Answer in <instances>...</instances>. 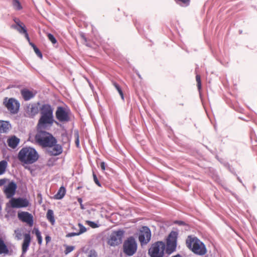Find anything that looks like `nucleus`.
Instances as JSON below:
<instances>
[{"mask_svg":"<svg viewBox=\"0 0 257 257\" xmlns=\"http://www.w3.org/2000/svg\"><path fill=\"white\" fill-rule=\"evenodd\" d=\"M79 235V233L78 232H71L68 233L66 236L67 237H72L74 236Z\"/></svg>","mask_w":257,"mask_h":257,"instance_id":"nucleus-38","label":"nucleus"},{"mask_svg":"<svg viewBox=\"0 0 257 257\" xmlns=\"http://www.w3.org/2000/svg\"><path fill=\"white\" fill-rule=\"evenodd\" d=\"M151 232L149 227L143 226L140 230L139 239L142 245L147 244L151 240Z\"/></svg>","mask_w":257,"mask_h":257,"instance_id":"nucleus-12","label":"nucleus"},{"mask_svg":"<svg viewBox=\"0 0 257 257\" xmlns=\"http://www.w3.org/2000/svg\"><path fill=\"white\" fill-rule=\"evenodd\" d=\"M178 233L176 231H172L169 234L167 240L166 251L171 254L175 250L177 245Z\"/></svg>","mask_w":257,"mask_h":257,"instance_id":"nucleus-9","label":"nucleus"},{"mask_svg":"<svg viewBox=\"0 0 257 257\" xmlns=\"http://www.w3.org/2000/svg\"><path fill=\"white\" fill-rule=\"evenodd\" d=\"M74 249V247L73 246H66V249L65 250V253L67 254L68 253L73 251Z\"/></svg>","mask_w":257,"mask_h":257,"instance_id":"nucleus-36","label":"nucleus"},{"mask_svg":"<svg viewBox=\"0 0 257 257\" xmlns=\"http://www.w3.org/2000/svg\"><path fill=\"white\" fill-rule=\"evenodd\" d=\"M78 225L79 228V231L78 232L79 235L86 231V228L81 223H78Z\"/></svg>","mask_w":257,"mask_h":257,"instance_id":"nucleus-31","label":"nucleus"},{"mask_svg":"<svg viewBox=\"0 0 257 257\" xmlns=\"http://www.w3.org/2000/svg\"><path fill=\"white\" fill-rule=\"evenodd\" d=\"M11 126L8 121L0 120V133H6L10 129Z\"/></svg>","mask_w":257,"mask_h":257,"instance_id":"nucleus-19","label":"nucleus"},{"mask_svg":"<svg viewBox=\"0 0 257 257\" xmlns=\"http://www.w3.org/2000/svg\"><path fill=\"white\" fill-rule=\"evenodd\" d=\"M196 78V81H197V87H198L199 90H200L201 89V87L200 76L198 75H197Z\"/></svg>","mask_w":257,"mask_h":257,"instance_id":"nucleus-34","label":"nucleus"},{"mask_svg":"<svg viewBox=\"0 0 257 257\" xmlns=\"http://www.w3.org/2000/svg\"><path fill=\"white\" fill-rule=\"evenodd\" d=\"M12 6L15 10L19 11L22 9V6L19 0H13Z\"/></svg>","mask_w":257,"mask_h":257,"instance_id":"nucleus-24","label":"nucleus"},{"mask_svg":"<svg viewBox=\"0 0 257 257\" xmlns=\"http://www.w3.org/2000/svg\"><path fill=\"white\" fill-rule=\"evenodd\" d=\"M80 208L81 209L83 210V209H85V207H84V205H83V204L82 203L81 204H80Z\"/></svg>","mask_w":257,"mask_h":257,"instance_id":"nucleus-46","label":"nucleus"},{"mask_svg":"<svg viewBox=\"0 0 257 257\" xmlns=\"http://www.w3.org/2000/svg\"><path fill=\"white\" fill-rule=\"evenodd\" d=\"M47 218L51 223L52 224H54L55 223V218L54 216V212L52 210L49 209L47 213Z\"/></svg>","mask_w":257,"mask_h":257,"instance_id":"nucleus-21","label":"nucleus"},{"mask_svg":"<svg viewBox=\"0 0 257 257\" xmlns=\"http://www.w3.org/2000/svg\"><path fill=\"white\" fill-rule=\"evenodd\" d=\"M113 85L115 87V88L116 89V90L118 91V92L119 94H120L121 98L122 99H124V98H123V94L121 88H120L119 86L117 83H116L115 82L113 83Z\"/></svg>","mask_w":257,"mask_h":257,"instance_id":"nucleus-29","label":"nucleus"},{"mask_svg":"<svg viewBox=\"0 0 257 257\" xmlns=\"http://www.w3.org/2000/svg\"><path fill=\"white\" fill-rule=\"evenodd\" d=\"M65 193V188L64 187L61 186L58 190L57 193L54 195V198L57 200L61 199L64 197Z\"/></svg>","mask_w":257,"mask_h":257,"instance_id":"nucleus-20","label":"nucleus"},{"mask_svg":"<svg viewBox=\"0 0 257 257\" xmlns=\"http://www.w3.org/2000/svg\"><path fill=\"white\" fill-rule=\"evenodd\" d=\"M187 246L196 254L204 255L206 252L205 245L196 237L188 236L186 240Z\"/></svg>","mask_w":257,"mask_h":257,"instance_id":"nucleus-4","label":"nucleus"},{"mask_svg":"<svg viewBox=\"0 0 257 257\" xmlns=\"http://www.w3.org/2000/svg\"><path fill=\"white\" fill-rule=\"evenodd\" d=\"M30 44L33 47L36 55L40 58H42V54L39 49L33 43L30 42Z\"/></svg>","mask_w":257,"mask_h":257,"instance_id":"nucleus-28","label":"nucleus"},{"mask_svg":"<svg viewBox=\"0 0 257 257\" xmlns=\"http://www.w3.org/2000/svg\"><path fill=\"white\" fill-rule=\"evenodd\" d=\"M9 250L4 241L0 238V254L8 253Z\"/></svg>","mask_w":257,"mask_h":257,"instance_id":"nucleus-22","label":"nucleus"},{"mask_svg":"<svg viewBox=\"0 0 257 257\" xmlns=\"http://www.w3.org/2000/svg\"><path fill=\"white\" fill-rule=\"evenodd\" d=\"M53 109L48 104H43L40 108L41 117L39 120L38 126L39 129L45 128L48 125H52L54 122Z\"/></svg>","mask_w":257,"mask_h":257,"instance_id":"nucleus-1","label":"nucleus"},{"mask_svg":"<svg viewBox=\"0 0 257 257\" xmlns=\"http://www.w3.org/2000/svg\"><path fill=\"white\" fill-rule=\"evenodd\" d=\"M137 243L134 237L131 236L126 239L123 244V250L125 254L131 256L135 253L137 250Z\"/></svg>","mask_w":257,"mask_h":257,"instance_id":"nucleus-6","label":"nucleus"},{"mask_svg":"<svg viewBox=\"0 0 257 257\" xmlns=\"http://www.w3.org/2000/svg\"><path fill=\"white\" fill-rule=\"evenodd\" d=\"M46 243H48L51 240V237L49 236H47L45 237Z\"/></svg>","mask_w":257,"mask_h":257,"instance_id":"nucleus-41","label":"nucleus"},{"mask_svg":"<svg viewBox=\"0 0 257 257\" xmlns=\"http://www.w3.org/2000/svg\"><path fill=\"white\" fill-rule=\"evenodd\" d=\"M54 147L53 148V151L52 153V154L53 155H57L61 153L62 152V148L59 145H54Z\"/></svg>","mask_w":257,"mask_h":257,"instance_id":"nucleus-27","label":"nucleus"},{"mask_svg":"<svg viewBox=\"0 0 257 257\" xmlns=\"http://www.w3.org/2000/svg\"><path fill=\"white\" fill-rule=\"evenodd\" d=\"M12 27L21 34H24L27 31L23 24H19L18 26H12Z\"/></svg>","mask_w":257,"mask_h":257,"instance_id":"nucleus-26","label":"nucleus"},{"mask_svg":"<svg viewBox=\"0 0 257 257\" xmlns=\"http://www.w3.org/2000/svg\"><path fill=\"white\" fill-rule=\"evenodd\" d=\"M19 219L22 222L27 223L29 226H32L34 224L33 216L28 212L22 211L18 214Z\"/></svg>","mask_w":257,"mask_h":257,"instance_id":"nucleus-14","label":"nucleus"},{"mask_svg":"<svg viewBox=\"0 0 257 257\" xmlns=\"http://www.w3.org/2000/svg\"><path fill=\"white\" fill-rule=\"evenodd\" d=\"M15 237L18 240H21L24 236V240L22 244L23 253H25L30 245L31 242V236L29 233H24V230L23 228H18L15 230Z\"/></svg>","mask_w":257,"mask_h":257,"instance_id":"nucleus-5","label":"nucleus"},{"mask_svg":"<svg viewBox=\"0 0 257 257\" xmlns=\"http://www.w3.org/2000/svg\"><path fill=\"white\" fill-rule=\"evenodd\" d=\"M17 188L16 183L14 181L9 180V182L4 187L3 192L7 198H11L15 195Z\"/></svg>","mask_w":257,"mask_h":257,"instance_id":"nucleus-11","label":"nucleus"},{"mask_svg":"<svg viewBox=\"0 0 257 257\" xmlns=\"http://www.w3.org/2000/svg\"><path fill=\"white\" fill-rule=\"evenodd\" d=\"M75 143H76V145L77 147H78L79 145V139H78V136H77V139L75 141Z\"/></svg>","mask_w":257,"mask_h":257,"instance_id":"nucleus-43","label":"nucleus"},{"mask_svg":"<svg viewBox=\"0 0 257 257\" xmlns=\"http://www.w3.org/2000/svg\"><path fill=\"white\" fill-rule=\"evenodd\" d=\"M7 165L8 163L6 161L3 160L0 162V175L5 173Z\"/></svg>","mask_w":257,"mask_h":257,"instance_id":"nucleus-23","label":"nucleus"},{"mask_svg":"<svg viewBox=\"0 0 257 257\" xmlns=\"http://www.w3.org/2000/svg\"><path fill=\"white\" fill-rule=\"evenodd\" d=\"M9 179L8 178H3L0 179V187H2L3 186H5L6 185V184L9 182Z\"/></svg>","mask_w":257,"mask_h":257,"instance_id":"nucleus-35","label":"nucleus"},{"mask_svg":"<svg viewBox=\"0 0 257 257\" xmlns=\"http://www.w3.org/2000/svg\"><path fill=\"white\" fill-rule=\"evenodd\" d=\"M20 141L19 138L15 136H13L8 139L7 143L9 147L12 149H15L19 145Z\"/></svg>","mask_w":257,"mask_h":257,"instance_id":"nucleus-18","label":"nucleus"},{"mask_svg":"<svg viewBox=\"0 0 257 257\" xmlns=\"http://www.w3.org/2000/svg\"><path fill=\"white\" fill-rule=\"evenodd\" d=\"M39 158L37 151L31 147L22 148L19 153L18 159L23 163L31 164L35 162Z\"/></svg>","mask_w":257,"mask_h":257,"instance_id":"nucleus-2","label":"nucleus"},{"mask_svg":"<svg viewBox=\"0 0 257 257\" xmlns=\"http://www.w3.org/2000/svg\"><path fill=\"white\" fill-rule=\"evenodd\" d=\"M14 21H15V23L16 24V25L15 26H18L19 24H21V25L23 24L21 22V21L19 19H16L14 20Z\"/></svg>","mask_w":257,"mask_h":257,"instance_id":"nucleus-39","label":"nucleus"},{"mask_svg":"<svg viewBox=\"0 0 257 257\" xmlns=\"http://www.w3.org/2000/svg\"><path fill=\"white\" fill-rule=\"evenodd\" d=\"M177 3H179L182 6H187L189 4V0H176Z\"/></svg>","mask_w":257,"mask_h":257,"instance_id":"nucleus-30","label":"nucleus"},{"mask_svg":"<svg viewBox=\"0 0 257 257\" xmlns=\"http://www.w3.org/2000/svg\"><path fill=\"white\" fill-rule=\"evenodd\" d=\"M4 103L11 113L15 114L18 112L20 107V103L18 100L13 98H11L9 99L6 98Z\"/></svg>","mask_w":257,"mask_h":257,"instance_id":"nucleus-13","label":"nucleus"},{"mask_svg":"<svg viewBox=\"0 0 257 257\" xmlns=\"http://www.w3.org/2000/svg\"><path fill=\"white\" fill-rule=\"evenodd\" d=\"M25 110L28 116L33 117L39 112L38 105L36 104H30L27 106Z\"/></svg>","mask_w":257,"mask_h":257,"instance_id":"nucleus-16","label":"nucleus"},{"mask_svg":"<svg viewBox=\"0 0 257 257\" xmlns=\"http://www.w3.org/2000/svg\"><path fill=\"white\" fill-rule=\"evenodd\" d=\"M33 232L35 233V235L37 236L38 243L39 244H41L42 242V237L41 234V232L38 229V228H35L33 231Z\"/></svg>","mask_w":257,"mask_h":257,"instance_id":"nucleus-25","label":"nucleus"},{"mask_svg":"<svg viewBox=\"0 0 257 257\" xmlns=\"http://www.w3.org/2000/svg\"><path fill=\"white\" fill-rule=\"evenodd\" d=\"M124 234V231L122 230H118L113 231L108 239V244L111 246L119 245L122 242Z\"/></svg>","mask_w":257,"mask_h":257,"instance_id":"nucleus-8","label":"nucleus"},{"mask_svg":"<svg viewBox=\"0 0 257 257\" xmlns=\"http://www.w3.org/2000/svg\"><path fill=\"white\" fill-rule=\"evenodd\" d=\"M77 200L80 204H81L82 203V199L81 198H78Z\"/></svg>","mask_w":257,"mask_h":257,"instance_id":"nucleus-45","label":"nucleus"},{"mask_svg":"<svg viewBox=\"0 0 257 257\" xmlns=\"http://www.w3.org/2000/svg\"><path fill=\"white\" fill-rule=\"evenodd\" d=\"M86 223L92 228H95L98 227V225L94 222L87 220Z\"/></svg>","mask_w":257,"mask_h":257,"instance_id":"nucleus-33","label":"nucleus"},{"mask_svg":"<svg viewBox=\"0 0 257 257\" xmlns=\"http://www.w3.org/2000/svg\"><path fill=\"white\" fill-rule=\"evenodd\" d=\"M21 93L23 98L26 101L29 100L33 98L36 95L35 92L30 90L27 88L22 89L21 90Z\"/></svg>","mask_w":257,"mask_h":257,"instance_id":"nucleus-17","label":"nucleus"},{"mask_svg":"<svg viewBox=\"0 0 257 257\" xmlns=\"http://www.w3.org/2000/svg\"><path fill=\"white\" fill-rule=\"evenodd\" d=\"M100 167L102 170H104L105 169V164L104 162H101L100 163Z\"/></svg>","mask_w":257,"mask_h":257,"instance_id":"nucleus-40","label":"nucleus"},{"mask_svg":"<svg viewBox=\"0 0 257 257\" xmlns=\"http://www.w3.org/2000/svg\"><path fill=\"white\" fill-rule=\"evenodd\" d=\"M10 203L13 208H17L26 207L29 204V201L27 199L22 198H13L10 201Z\"/></svg>","mask_w":257,"mask_h":257,"instance_id":"nucleus-15","label":"nucleus"},{"mask_svg":"<svg viewBox=\"0 0 257 257\" xmlns=\"http://www.w3.org/2000/svg\"><path fill=\"white\" fill-rule=\"evenodd\" d=\"M70 110L63 107H58L56 111V117L61 122H67L70 120Z\"/></svg>","mask_w":257,"mask_h":257,"instance_id":"nucleus-10","label":"nucleus"},{"mask_svg":"<svg viewBox=\"0 0 257 257\" xmlns=\"http://www.w3.org/2000/svg\"><path fill=\"white\" fill-rule=\"evenodd\" d=\"M176 223H177L179 225H182L184 224V222L183 221H177L175 222Z\"/></svg>","mask_w":257,"mask_h":257,"instance_id":"nucleus-44","label":"nucleus"},{"mask_svg":"<svg viewBox=\"0 0 257 257\" xmlns=\"http://www.w3.org/2000/svg\"><path fill=\"white\" fill-rule=\"evenodd\" d=\"M25 34V36L26 37V38L27 39V40L29 42V43L30 42V38L29 37V35L27 32V31L26 32V33H24Z\"/></svg>","mask_w":257,"mask_h":257,"instance_id":"nucleus-42","label":"nucleus"},{"mask_svg":"<svg viewBox=\"0 0 257 257\" xmlns=\"http://www.w3.org/2000/svg\"><path fill=\"white\" fill-rule=\"evenodd\" d=\"M49 40L52 42V44H55L57 43V40L54 36L51 34H48L47 35Z\"/></svg>","mask_w":257,"mask_h":257,"instance_id":"nucleus-32","label":"nucleus"},{"mask_svg":"<svg viewBox=\"0 0 257 257\" xmlns=\"http://www.w3.org/2000/svg\"><path fill=\"white\" fill-rule=\"evenodd\" d=\"M36 142L44 147H52L57 141L50 133L45 131H39L35 137Z\"/></svg>","mask_w":257,"mask_h":257,"instance_id":"nucleus-3","label":"nucleus"},{"mask_svg":"<svg viewBox=\"0 0 257 257\" xmlns=\"http://www.w3.org/2000/svg\"><path fill=\"white\" fill-rule=\"evenodd\" d=\"M165 248V244L162 241H158L153 244L149 250L151 257H163Z\"/></svg>","mask_w":257,"mask_h":257,"instance_id":"nucleus-7","label":"nucleus"},{"mask_svg":"<svg viewBox=\"0 0 257 257\" xmlns=\"http://www.w3.org/2000/svg\"><path fill=\"white\" fill-rule=\"evenodd\" d=\"M93 180H94V182L98 186H100L101 185L99 182V181L98 180L97 178V177L96 176V175L93 173Z\"/></svg>","mask_w":257,"mask_h":257,"instance_id":"nucleus-37","label":"nucleus"}]
</instances>
